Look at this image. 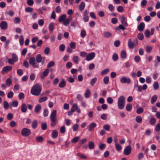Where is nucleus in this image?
<instances>
[{
  "label": "nucleus",
  "mask_w": 160,
  "mask_h": 160,
  "mask_svg": "<svg viewBox=\"0 0 160 160\" xmlns=\"http://www.w3.org/2000/svg\"><path fill=\"white\" fill-rule=\"evenodd\" d=\"M41 90L42 88L40 85L36 83L31 89V92L33 95L38 96L40 95Z\"/></svg>",
  "instance_id": "obj_1"
},
{
  "label": "nucleus",
  "mask_w": 160,
  "mask_h": 160,
  "mask_svg": "<svg viewBox=\"0 0 160 160\" xmlns=\"http://www.w3.org/2000/svg\"><path fill=\"white\" fill-rule=\"evenodd\" d=\"M56 116L57 111L55 110H53L50 116V118L51 122L50 125L52 127L54 126L58 122Z\"/></svg>",
  "instance_id": "obj_2"
},
{
  "label": "nucleus",
  "mask_w": 160,
  "mask_h": 160,
  "mask_svg": "<svg viewBox=\"0 0 160 160\" xmlns=\"http://www.w3.org/2000/svg\"><path fill=\"white\" fill-rule=\"evenodd\" d=\"M125 98L123 96H121L118 98V105L120 109H122L124 108L125 105Z\"/></svg>",
  "instance_id": "obj_3"
},
{
  "label": "nucleus",
  "mask_w": 160,
  "mask_h": 160,
  "mask_svg": "<svg viewBox=\"0 0 160 160\" xmlns=\"http://www.w3.org/2000/svg\"><path fill=\"white\" fill-rule=\"evenodd\" d=\"M31 134V130L27 128H23L21 131V134L22 136L27 137Z\"/></svg>",
  "instance_id": "obj_4"
},
{
  "label": "nucleus",
  "mask_w": 160,
  "mask_h": 160,
  "mask_svg": "<svg viewBox=\"0 0 160 160\" xmlns=\"http://www.w3.org/2000/svg\"><path fill=\"white\" fill-rule=\"evenodd\" d=\"M29 62L30 64L32 65L34 68H38L39 65L37 63H35V58L34 57H32L29 59Z\"/></svg>",
  "instance_id": "obj_5"
},
{
  "label": "nucleus",
  "mask_w": 160,
  "mask_h": 160,
  "mask_svg": "<svg viewBox=\"0 0 160 160\" xmlns=\"http://www.w3.org/2000/svg\"><path fill=\"white\" fill-rule=\"evenodd\" d=\"M120 82L122 83H127L129 84L131 83V80L129 78L125 77H122L120 78Z\"/></svg>",
  "instance_id": "obj_6"
},
{
  "label": "nucleus",
  "mask_w": 160,
  "mask_h": 160,
  "mask_svg": "<svg viewBox=\"0 0 160 160\" xmlns=\"http://www.w3.org/2000/svg\"><path fill=\"white\" fill-rule=\"evenodd\" d=\"M12 66H7L4 67L2 71V73L4 74L5 73H7L10 71L12 69Z\"/></svg>",
  "instance_id": "obj_7"
},
{
  "label": "nucleus",
  "mask_w": 160,
  "mask_h": 160,
  "mask_svg": "<svg viewBox=\"0 0 160 160\" xmlns=\"http://www.w3.org/2000/svg\"><path fill=\"white\" fill-rule=\"evenodd\" d=\"M138 43V41H129L128 44L129 48H133L134 46L137 45Z\"/></svg>",
  "instance_id": "obj_8"
},
{
  "label": "nucleus",
  "mask_w": 160,
  "mask_h": 160,
  "mask_svg": "<svg viewBox=\"0 0 160 160\" xmlns=\"http://www.w3.org/2000/svg\"><path fill=\"white\" fill-rule=\"evenodd\" d=\"M132 151V147L130 145H128L125 148L124 153L126 155H128L130 154Z\"/></svg>",
  "instance_id": "obj_9"
},
{
  "label": "nucleus",
  "mask_w": 160,
  "mask_h": 160,
  "mask_svg": "<svg viewBox=\"0 0 160 160\" xmlns=\"http://www.w3.org/2000/svg\"><path fill=\"white\" fill-rule=\"evenodd\" d=\"M0 27L2 30L7 29L8 27L7 23L5 21H2L0 24Z\"/></svg>",
  "instance_id": "obj_10"
},
{
  "label": "nucleus",
  "mask_w": 160,
  "mask_h": 160,
  "mask_svg": "<svg viewBox=\"0 0 160 160\" xmlns=\"http://www.w3.org/2000/svg\"><path fill=\"white\" fill-rule=\"evenodd\" d=\"M95 56V54L94 52H91L89 53L86 56V60L90 61L94 58Z\"/></svg>",
  "instance_id": "obj_11"
},
{
  "label": "nucleus",
  "mask_w": 160,
  "mask_h": 160,
  "mask_svg": "<svg viewBox=\"0 0 160 160\" xmlns=\"http://www.w3.org/2000/svg\"><path fill=\"white\" fill-rule=\"evenodd\" d=\"M49 73V69L48 68L46 69L43 72L42 74L40 75L41 78L43 79L44 77L48 76Z\"/></svg>",
  "instance_id": "obj_12"
},
{
  "label": "nucleus",
  "mask_w": 160,
  "mask_h": 160,
  "mask_svg": "<svg viewBox=\"0 0 160 160\" xmlns=\"http://www.w3.org/2000/svg\"><path fill=\"white\" fill-rule=\"evenodd\" d=\"M145 25L144 22H141L138 26V30L140 32L142 31L145 28Z\"/></svg>",
  "instance_id": "obj_13"
},
{
  "label": "nucleus",
  "mask_w": 160,
  "mask_h": 160,
  "mask_svg": "<svg viewBox=\"0 0 160 160\" xmlns=\"http://www.w3.org/2000/svg\"><path fill=\"white\" fill-rule=\"evenodd\" d=\"M83 19L84 21L86 22H88L89 20L88 11L87 10H85L84 11L83 13Z\"/></svg>",
  "instance_id": "obj_14"
},
{
  "label": "nucleus",
  "mask_w": 160,
  "mask_h": 160,
  "mask_svg": "<svg viewBox=\"0 0 160 160\" xmlns=\"http://www.w3.org/2000/svg\"><path fill=\"white\" fill-rule=\"evenodd\" d=\"M119 20H120L121 23L124 26H127L128 24L125 20V18L123 16H120L119 17Z\"/></svg>",
  "instance_id": "obj_15"
},
{
  "label": "nucleus",
  "mask_w": 160,
  "mask_h": 160,
  "mask_svg": "<svg viewBox=\"0 0 160 160\" xmlns=\"http://www.w3.org/2000/svg\"><path fill=\"white\" fill-rule=\"evenodd\" d=\"M21 110L22 112H26L27 110L26 105L25 103H22L21 106Z\"/></svg>",
  "instance_id": "obj_16"
},
{
  "label": "nucleus",
  "mask_w": 160,
  "mask_h": 160,
  "mask_svg": "<svg viewBox=\"0 0 160 160\" xmlns=\"http://www.w3.org/2000/svg\"><path fill=\"white\" fill-rule=\"evenodd\" d=\"M42 107L40 104H37L36 105L34 109V112L36 113H38L41 109Z\"/></svg>",
  "instance_id": "obj_17"
},
{
  "label": "nucleus",
  "mask_w": 160,
  "mask_h": 160,
  "mask_svg": "<svg viewBox=\"0 0 160 160\" xmlns=\"http://www.w3.org/2000/svg\"><path fill=\"white\" fill-rule=\"evenodd\" d=\"M66 85V82L64 79H62L61 81L59 82L58 86L61 88L64 87Z\"/></svg>",
  "instance_id": "obj_18"
},
{
  "label": "nucleus",
  "mask_w": 160,
  "mask_h": 160,
  "mask_svg": "<svg viewBox=\"0 0 160 160\" xmlns=\"http://www.w3.org/2000/svg\"><path fill=\"white\" fill-rule=\"evenodd\" d=\"M58 132L57 131L55 130L53 131L52 133V137L53 138H56L58 136Z\"/></svg>",
  "instance_id": "obj_19"
},
{
  "label": "nucleus",
  "mask_w": 160,
  "mask_h": 160,
  "mask_svg": "<svg viewBox=\"0 0 160 160\" xmlns=\"http://www.w3.org/2000/svg\"><path fill=\"white\" fill-rule=\"evenodd\" d=\"M85 7V3L82 1L81 2L79 6V10L81 11H82Z\"/></svg>",
  "instance_id": "obj_20"
},
{
  "label": "nucleus",
  "mask_w": 160,
  "mask_h": 160,
  "mask_svg": "<svg viewBox=\"0 0 160 160\" xmlns=\"http://www.w3.org/2000/svg\"><path fill=\"white\" fill-rule=\"evenodd\" d=\"M96 126V124L94 122L92 123L88 127V130L89 131H92L94 128Z\"/></svg>",
  "instance_id": "obj_21"
},
{
  "label": "nucleus",
  "mask_w": 160,
  "mask_h": 160,
  "mask_svg": "<svg viewBox=\"0 0 160 160\" xmlns=\"http://www.w3.org/2000/svg\"><path fill=\"white\" fill-rule=\"evenodd\" d=\"M158 98L157 96L156 95H154L152 98L151 100V102L152 104H154L157 100Z\"/></svg>",
  "instance_id": "obj_22"
},
{
  "label": "nucleus",
  "mask_w": 160,
  "mask_h": 160,
  "mask_svg": "<svg viewBox=\"0 0 160 160\" xmlns=\"http://www.w3.org/2000/svg\"><path fill=\"white\" fill-rule=\"evenodd\" d=\"M91 95V91L89 89H87L86 90L84 96L85 97L87 98L89 97Z\"/></svg>",
  "instance_id": "obj_23"
},
{
  "label": "nucleus",
  "mask_w": 160,
  "mask_h": 160,
  "mask_svg": "<svg viewBox=\"0 0 160 160\" xmlns=\"http://www.w3.org/2000/svg\"><path fill=\"white\" fill-rule=\"evenodd\" d=\"M121 58L124 59L126 58L127 57V54L126 51L125 50H122L121 53Z\"/></svg>",
  "instance_id": "obj_24"
},
{
  "label": "nucleus",
  "mask_w": 160,
  "mask_h": 160,
  "mask_svg": "<svg viewBox=\"0 0 160 160\" xmlns=\"http://www.w3.org/2000/svg\"><path fill=\"white\" fill-rule=\"evenodd\" d=\"M66 17V14H62L58 18V21L60 22H62L65 19Z\"/></svg>",
  "instance_id": "obj_25"
},
{
  "label": "nucleus",
  "mask_w": 160,
  "mask_h": 160,
  "mask_svg": "<svg viewBox=\"0 0 160 160\" xmlns=\"http://www.w3.org/2000/svg\"><path fill=\"white\" fill-rule=\"evenodd\" d=\"M88 147L90 149H93L95 147L94 142L92 141H90L88 143Z\"/></svg>",
  "instance_id": "obj_26"
},
{
  "label": "nucleus",
  "mask_w": 160,
  "mask_h": 160,
  "mask_svg": "<svg viewBox=\"0 0 160 160\" xmlns=\"http://www.w3.org/2000/svg\"><path fill=\"white\" fill-rule=\"evenodd\" d=\"M42 57L41 54H38L36 57V61L38 63L42 61Z\"/></svg>",
  "instance_id": "obj_27"
},
{
  "label": "nucleus",
  "mask_w": 160,
  "mask_h": 160,
  "mask_svg": "<svg viewBox=\"0 0 160 160\" xmlns=\"http://www.w3.org/2000/svg\"><path fill=\"white\" fill-rule=\"evenodd\" d=\"M44 139L42 136H38L36 137V141L39 142H42L43 141Z\"/></svg>",
  "instance_id": "obj_28"
},
{
  "label": "nucleus",
  "mask_w": 160,
  "mask_h": 160,
  "mask_svg": "<svg viewBox=\"0 0 160 160\" xmlns=\"http://www.w3.org/2000/svg\"><path fill=\"white\" fill-rule=\"evenodd\" d=\"M38 125V121L37 120H35L33 121L32 123V127L33 129L36 128Z\"/></svg>",
  "instance_id": "obj_29"
},
{
  "label": "nucleus",
  "mask_w": 160,
  "mask_h": 160,
  "mask_svg": "<svg viewBox=\"0 0 160 160\" xmlns=\"http://www.w3.org/2000/svg\"><path fill=\"white\" fill-rule=\"evenodd\" d=\"M54 27V23L53 22H52L50 23L49 26V29L51 32H52Z\"/></svg>",
  "instance_id": "obj_30"
},
{
  "label": "nucleus",
  "mask_w": 160,
  "mask_h": 160,
  "mask_svg": "<svg viewBox=\"0 0 160 160\" xmlns=\"http://www.w3.org/2000/svg\"><path fill=\"white\" fill-rule=\"evenodd\" d=\"M156 122V119L154 118H152L150 120L149 123L151 125H154Z\"/></svg>",
  "instance_id": "obj_31"
},
{
  "label": "nucleus",
  "mask_w": 160,
  "mask_h": 160,
  "mask_svg": "<svg viewBox=\"0 0 160 160\" xmlns=\"http://www.w3.org/2000/svg\"><path fill=\"white\" fill-rule=\"evenodd\" d=\"M103 35L106 38H109L112 37V34L111 33L108 32H104Z\"/></svg>",
  "instance_id": "obj_32"
},
{
  "label": "nucleus",
  "mask_w": 160,
  "mask_h": 160,
  "mask_svg": "<svg viewBox=\"0 0 160 160\" xmlns=\"http://www.w3.org/2000/svg\"><path fill=\"white\" fill-rule=\"evenodd\" d=\"M132 108V105L130 103H128L126 106V109L128 111H130Z\"/></svg>",
  "instance_id": "obj_33"
},
{
  "label": "nucleus",
  "mask_w": 160,
  "mask_h": 160,
  "mask_svg": "<svg viewBox=\"0 0 160 160\" xmlns=\"http://www.w3.org/2000/svg\"><path fill=\"white\" fill-rule=\"evenodd\" d=\"M80 138L79 137H74L71 140V142L73 143H77L79 140Z\"/></svg>",
  "instance_id": "obj_34"
},
{
  "label": "nucleus",
  "mask_w": 160,
  "mask_h": 160,
  "mask_svg": "<svg viewBox=\"0 0 160 160\" xmlns=\"http://www.w3.org/2000/svg\"><path fill=\"white\" fill-rule=\"evenodd\" d=\"M115 147L116 150L118 151H120L122 149L121 146L118 143H115Z\"/></svg>",
  "instance_id": "obj_35"
},
{
  "label": "nucleus",
  "mask_w": 160,
  "mask_h": 160,
  "mask_svg": "<svg viewBox=\"0 0 160 160\" xmlns=\"http://www.w3.org/2000/svg\"><path fill=\"white\" fill-rule=\"evenodd\" d=\"M136 121L138 123H141L142 121V118L141 116H138L136 118Z\"/></svg>",
  "instance_id": "obj_36"
},
{
  "label": "nucleus",
  "mask_w": 160,
  "mask_h": 160,
  "mask_svg": "<svg viewBox=\"0 0 160 160\" xmlns=\"http://www.w3.org/2000/svg\"><path fill=\"white\" fill-rule=\"evenodd\" d=\"M144 34L147 38H149L151 35L150 31L148 29H147L145 31Z\"/></svg>",
  "instance_id": "obj_37"
},
{
  "label": "nucleus",
  "mask_w": 160,
  "mask_h": 160,
  "mask_svg": "<svg viewBox=\"0 0 160 160\" xmlns=\"http://www.w3.org/2000/svg\"><path fill=\"white\" fill-rule=\"evenodd\" d=\"M48 99V98L46 97H44L39 98L38 102L40 103L42 102L45 101Z\"/></svg>",
  "instance_id": "obj_38"
},
{
  "label": "nucleus",
  "mask_w": 160,
  "mask_h": 160,
  "mask_svg": "<svg viewBox=\"0 0 160 160\" xmlns=\"http://www.w3.org/2000/svg\"><path fill=\"white\" fill-rule=\"evenodd\" d=\"M87 141V139L86 138H83L80 141L79 143L78 144L79 148H80L81 145V144L84 143L85 142H86Z\"/></svg>",
  "instance_id": "obj_39"
},
{
  "label": "nucleus",
  "mask_w": 160,
  "mask_h": 160,
  "mask_svg": "<svg viewBox=\"0 0 160 160\" xmlns=\"http://www.w3.org/2000/svg\"><path fill=\"white\" fill-rule=\"evenodd\" d=\"M12 60L15 62L18 61V58L17 56L15 53H13L12 55Z\"/></svg>",
  "instance_id": "obj_40"
},
{
  "label": "nucleus",
  "mask_w": 160,
  "mask_h": 160,
  "mask_svg": "<svg viewBox=\"0 0 160 160\" xmlns=\"http://www.w3.org/2000/svg\"><path fill=\"white\" fill-rule=\"evenodd\" d=\"M47 128V124L46 122L42 123L41 124V128L43 130H45Z\"/></svg>",
  "instance_id": "obj_41"
},
{
  "label": "nucleus",
  "mask_w": 160,
  "mask_h": 160,
  "mask_svg": "<svg viewBox=\"0 0 160 160\" xmlns=\"http://www.w3.org/2000/svg\"><path fill=\"white\" fill-rule=\"evenodd\" d=\"M78 106L77 105L76 103H74L72 106L71 110L73 111L74 112L76 111L77 109Z\"/></svg>",
  "instance_id": "obj_42"
},
{
  "label": "nucleus",
  "mask_w": 160,
  "mask_h": 160,
  "mask_svg": "<svg viewBox=\"0 0 160 160\" xmlns=\"http://www.w3.org/2000/svg\"><path fill=\"white\" fill-rule=\"evenodd\" d=\"M73 61L76 63H78L79 61L78 57L77 56H74L72 58Z\"/></svg>",
  "instance_id": "obj_43"
},
{
  "label": "nucleus",
  "mask_w": 160,
  "mask_h": 160,
  "mask_svg": "<svg viewBox=\"0 0 160 160\" xmlns=\"http://www.w3.org/2000/svg\"><path fill=\"white\" fill-rule=\"evenodd\" d=\"M144 109L142 108H138L136 112L137 114H140L142 113L143 112Z\"/></svg>",
  "instance_id": "obj_44"
},
{
  "label": "nucleus",
  "mask_w": 160,
  "mask_h": 160,
  "mask_svg": "<svg viewBox=\"0 0 160 160\" xmlns=\"http://www.w3.org/2000/svg\"><path fill=\"white\" fill-rule=\"evenodd\" d=\"M106 144H103L102 143H100V144L99 145V148L101 150H102L104 149L106 147Z\"/></svg>",
  "instance_id": "obj_45"
},
{
  "label": "nucleus",
  "mask_w": 160,
  "mask_h": 160,
  "mask_svg": "<svg viewBox=\"0 0 160 160\" xmlns=\"http://www.w3.org/2000/svg\"><path fill=\"white\" fill-rule=\"evenodd\" d=\"M77 156H79L82 159H86L87 157L86 156L82 154L78 153L76 154Z\"/></svg>",
  "instance_id": "obj_46"
},
{
  "label": "nucleus",
  "mask_w": 160,
  "mask_h": 160,
  "mask_svg": "<svg viewBox=\"0 0 160 160\" xmlns=\"http://www.w3.org/2000/svg\"><path fill=\"white\" fill-rule=\"evenodd\" d=\"M70 20L69 18H67L64 20L63 22V24L64 25L67 26L70 22Z\"/></svg>",
  "instance_id": "obj_47"
},
{
  "label": "nucleus",
  "mask_w": 160,
  "mask_h": 160,
  "mask_svg": "<svg viewBox=\"0 0 160 160\" xmlns=\"http://www.w3.org/2000/svg\"><path fill=\"white\" fill-rule=\"evenodd\" d=\"M6 83L7 85L8 86H10L12 84V81L10 78H8L6 80Z\"/></svg>",
  "instance_id": "obj_48"
},
{
  "label": "nucleus",
  "mask_w": 160,
  "mask_h": 160,
  "mask_svg": "<svg viewBox=\"0 0 160 160\" xmlns=\"http://www.w3.org/2000/svg\"><path fill=\"white\" fill-rule=\"evenodd\" d=\"M25 10L27 12H31L33 11V9L31 7H28L25 8Z\"/></svg>",
  "instance_id": "obj_49"
},
{
  "label": "nucleus",
  "mask_w": 160,
  "mask_h": 160,
  "mask_svg": "<svg viewBox=\"0 0 160 160\" xmlns=\"http://www.w3.org/2000/svg\"><path fill=\"white\" fill-rule=\"evenodd\" d=\"M109 81V78L108 76H105L103 79V82L104 84H107Z\"/></svg>",
  "instance_id": "obj_50"
},
{
  "label": "nucleus",
  "mask_w": 160,
  "mask_h": 160,
  "mask_svg": "<svg viewBox=\"0 0 160 160\" xmlns=\"http://www.w3.org/2000/svg\"><path fill=\"white\" fill-rule=\"evenodd\" d=\"M153 86L154 89L155 90L157 89L158 88L159 86L158 82L157 81L155 82L153 84Z\"/></svg>",
  "instance_id": "obj_51"
},
{
  "label": "nucleus",
  "mask_w": 160,
  "mask_h": 160,
  "mask_svg": "<svg viewBox=\"0 0 160 160\" xmlns=\"http://www.w3.org/2000/svg\"><path fill=\"white\" fill-rule=\"evenodd\" d=\"M108 8L109 10L113 12L115 8L113 6L112 4H109L108 5Z\"/></svg>",
  "instance_id": "obj_52"
},
{
  "label": "nucleus",
  "mask_w": 160,
  "mask_h": 160,
  "mask_svg": "<svg viewBox=\"0 0 160 160\" xmlns=\"http://www.w3.org/2000/svg\"><path fill=\"white\" fill-rule=\"evenodd\" d=\"M55 65V62L53 61L50 62L48 63L47 67L48 68H50L52 66H53Z\"/></svg>",
  "instance_id": "obj_53"
},
{
  "label": "nucleus",
  "mask_w": 160,
  "mask_h": 160,
  "mask_svg": "<svg viewBox=\"0 0 160 160\" xmlns=\"http://www.w3.org/2000/svg\"><path fill=\"white\" fill-rule=\"evenodd\" d=\"M9 104L7 101H5L4 102V108L5 109L7 110L9 107Z\"/></svg>",
  "instance_id": "obj_54"
},
{
  "label": "nucleus",
  "mask_w": 160,
  "mask_h": 160,
  "mask_svg": "<svg viewBox=\"0 0 160 160\" xmlns=\"http://www.w3.org/2000/svg\"><path fill=\"white\" fill-rule=\"evenodd\" d=\"M12 106L14 107H17L18 105V102L17 100H14L12 101Z\"/></svg>",
  "instance_id": "obj_55"
},
{
  "label": "nucleus",
  "mask_w": 160,
  "mask_h": 160,
  "mask_svg": "<svg viewBox=\"0 0 160 160\" xmlns=\"http://www.w3.org/2000/svg\"><path fill=\"white\" fill-rule=\"evenodd\" d=\"M27 3L28 6H32L34 4V2L33 0H27Z\"/></svg>",
  "instance_id": "obj_56"
},
{
  "label": "nucleus",
  "mask_w": 160,
  "mask_h": 160,
  "mask_svg": "<svg viewBox=\"0 0 160 160\" xmlns=\"http://www.w3.org/2000/svg\"><path fill=\"white\" fill-rule=\"evenodd\" d=\"M13 95L14 94L13 92L11 91L8 93L7 97L9 98H11L13 97Z\"/></svg>",
  "instance_id": "obj_57"
},
{
  "label": "nucleus",
  "mask_w": 160,
  "mask_h": 160,
  "mask_svg": "<svg viewBox=\"0 0 160 160\" xmlns=\"http://www.w3.org/2000/svg\"><path fill=\"white\" fill-rule=\"evenodd\" d=\"M97 80V78H93L90 82V84L91 86H93L95 83L96 82Z\"/></svg>",
  "instance_id": "obj_58"
},
{
  "label": "nucleus",
  "mask_w": 160,
  "mask_h": 160,
  "mask_svg": "<svg viewBox=\"0 0 160 160\" xmlns=\"http://www.w3.org/2000/svg\"><path fill=\"white\" fill-rule=\"evenodd\" d=\"M79 125L77 124H74L73 127V130L74 132L76 131L79 128Z\"/></svg>",
  "instance_id": "obj_59"
},
{
  "label": "nucleus",
  "mask_w": 160,
  "mask_h": 160,
  "mask_svg": "<svg viewBox=\"0 0 160 160\" xmlns=\"http://www.w3.org/2000/svg\"><path fill=\"white\" fill-rule=\"evenodd\" d=\"M138 37L139 40H142L144 38L143 33H141L138 34Z\"/></svg>",
  "instance_id": "obj_60"
},
{
  "label": "nucleus",
  "mask_w": 160,
  "mask_h": 160,
  "mask_svg": "<svg viewBox=\"0 0 160 160\" xmlns=\"http://www.w3.org/2000/svg\"><path fill=\"white\" fill-rule=\"evenodd\" d=\"M109 71V70L107 68L104 70H103L101 73V74L102 75H103L107 73H108Z\"/></svg>",
  "instance_id": "obj_61"
},
{
  "label": "nucleus",
  "mask_w": 160,
  "mask_h": 160,
  "mask_svg": "<svg viewBox=\"0 0 160 160\" xmlns=\"http://www.w3.org/2000/svg\"><path fill=\"white\" fill-rule=\"evenodd\" d=\"M118 59V56L117 54L114 53L112 56V59L114 61H117Z\"/></svg>",
  "instance_id": "obj_62"
},
{
  "label": "nucleus",
  "mask_w": 160,
  "mask_h": 160,
  "mask_svg": "<svg viewBox=\"0 0 160 160\" xmlns=\"http://www.w3.org/2000/svg\"><path fill=\"white\" fill-rule=\"evenodd\" d=\"M65 48L64 45L62 44L59 47V50L61 52H63L64 51Z\"/></svg>",
  "instance_id": "obj_63"
},
{
  "label": "nucleus",
  "mask_w": 160,
  "mask_h": 160,
  "mask_svg": "<svg viewBox=\"0 0 160 160\" xmlns=\"http://www.w3.org/2000/svg\"><path fill=\"white\" fill-rule=\"evenodd\" d=\"M155 130L156 132H158L160 130V123H158L156 126Z\"/></svg>",
  "instance_id": "obj_64"
}]
</instances>
